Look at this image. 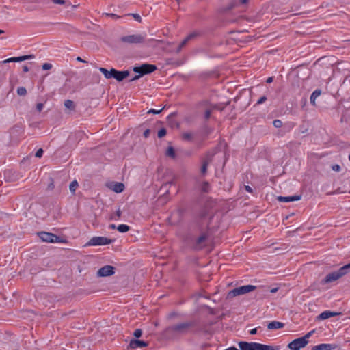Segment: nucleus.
I'll return each instance as SVG.
<instances>
[{
    "label": "nucleus",
    "instance_id": "1",
    "mask_svg": "<svg viewBox=\"0 0 350 350\" xmlns=\"http://www.w3.org/2000/svg\"><path fill=\"white\" fill-rule=\"evenodd\" d=\"M239 346L241 350H279L280 346L267 345L258 342H240Z\"/></svg>",
    "mask_w": 350,
    "mask_h": 350
},
{
    "label": "nucleus",
    "instance_id": "2",
    "mask_svg": "<svg viewBox=\"0 0 350 350\" xmlns=\"http://www.w3.org/2000/svg\"><path fill=\"white\" fill-rule=\"evenodd\" d=\"M314 331H311L306 334L304 336L295 339L288 345L290 350H300L304 348L308 343V338L312 336Z\"/></svg>",
    "mask_w": 350,
    "mask_h": 350
},
{
    "label": "nucleus",
    "instance_id": "3",
    "mask_svg": "<svg viewBox=\"0 0 350 350\" xmlns=\"http://www.w3.org/2000/svg\"><path fill=\"white\" fill-rule=\"evenodd\" d=\"M156 68H157L156 66L154 65H152V64H143L141 66L135 67L133 68L134 72L136 73H139V75L135 76L131 79V81L136 80V79H139L141 76H142L145 74L151 73L153 71H154L156 70Z\"/></svg>",
    "mask_w": 350,
    "mask_h": 350
},
{
    "label": "nucleus",
    "instance_id": "4",
    "mask_svg": "<svg viewBox=\"0 0 350 350\" xmlns=\"http://www.w3.org/2000/svg\"><path fill=\"white\" fill-rule=\"evenodd\" d=\"M349 268L350 263L342 267L338 271L328 274L325 279V282H331L337 280L342 275H345Z\"/></svg>",
    "mask_w": 350,
    "mask_h": 350
},
{
    "label": "nucleus",
    "instance_id": "5",
    "mask_svg": "<svg viewBox=\"0 0 350 350\" xmlns=\"http://www.w3.org/2000/svg\"><path fill=\"white\" fill-rule=\"evenodd\" d=\"M113 242L112 240L105 237H94L87 243V245H105Z\"/></svg>",
    "mask_w": 350,
    "mask_h": 350
},
{
    "label": "nucleus",
    "instance_id": "6",
    "mask_svg": "<svg viewBox=\"0 0 350 350\" xmlns=\"http://www.w3.org/2000/svg\"><path fill=\"white\" fill-rule=\"evenodd\" d=\"M39 237L44 242L48 243H61L60 238L55 234L50 232H41L38 233Z\"/></svg>",
    "mask_w": 350,
    "mask_h": 350
},
{
    "label": "nucleus",
    "instance_id": "7",
    "mask_svg": "<svg viewBox=\"0 0 350 350\" xmlns=\"http://www.w3.org/2000/svg\"><path fill=\"white\" fill-rule=\"evenodd\" d=\"M145 39V36L143 35L135 34V35H129L124 36L121 38V40L124 42L129 43V44H138L144 42Z\"/></svg>",
    "mask_w": 350,
    "mask_h": 350
},
{
    "label": "nucleus",
    "instance_id": "8",
    "mask_svg": "<svg viewBox=\"0 0 350 350\" xmlns=\"http://www.w3.org/2000/svg\"><path fill=\"white\" fill-rule=\"evenodd\" d=\"M255 289L256 286L253 285L242 286L241 287L234 288V290L231 291L229 294L232 296H237L253 291Z\"/></svg>",
    "mask_w": 350,
    "mask_h": 350
},
{
    "label": "nucleus",
    "instance_id": "9",
    "mask_svg": "<svg viewBox=\"0 0 350 350\" xmlns=\"http://www.w3.org/2000/svg\"><path fill=\"white\" fill-rule=\"evenodd\" d=\"M114 273V267L111 265H106L98 271V275L100 277L109 276Z\"/></svg>",
    "mask_w": 350,
    "mask_h": 350
},
{
    "label": "nucleus",
    "instance_id": "10",
    "mask_svg": "<svg viewBox=\"0 0 350 350\" xmlns=\"http://www.w3.org/2000/svg\"><path fill=\"white\" fill-rule=\"evenodd\" d=\"M33 57H34V56L33 55H23V56H20V57H10V58L6 59L2 62H0V63L6 64V63H10V62H20L22 61L31 59Z\"/></svg>",
    "mask_w": 350,
    "mask_h": 350
},
{
    "label": "nucleus",
    "instance_id": "11",
    "mask_svg": "<svg viewBox=\"0 0 350 350\" xmlns=\"http://www.w3.org/2000/svg\"><path fill=\"white\" fill-rule=\"evenodd\" d=\"M107 187L116 193H121L124 189V185L122 183L111 182L107 184Z\"/></svg>",
    "mask_w": 350,
    "mask_h": 350
},
{
    "label": "nucleus",
    "instance_id": "12",
    "mask_svg": "<svg viewBox=\"0 0 350 350\" xmlns=\"http://www.w3.org/2000/svg\"><path fill=\"white\" fill-rule=\"evenodd\" d=\"M112 73H113V77L118 81H122L129 75V72L127 70L118 71L114 68H112Z\"/></svg>",
    "mask_w": 350,
    "mask_h": 350
},
{
    "label": "nucleus",
    "instance_id": "13",
    "mask_svg": "<svg viewBox=\"0 0 350 350\" xmlns=\"http://www.w3.org/2000/svg\"><path fill=\"white\" fill-rule=\"evenodd\" d=\"M301 197L299 196H278V200L281 202H290L293 201L299 200Z\"/></svg>",
    "mask_w": 350,
    "mask_h": 350
},
{
    "label": "nucleus",
    "instance_id": "14",
    "mask_svg": "<svg viewBox=\"0 0 350 350\" xmlns=\"http://www.w3.org/2000/svg\"><path fill=\"white\" fill-rule=\"evenodd\" d=\"M339 314H340V313H338V312H331L329 310H326V311H324L322 313H321L319 314V316L318 317V319H321V320H324V319H327L328 318L335 317V316H337Z\"/></svg>",
    "mask_w": 350,
    "mask_h": 350
},
{
    "label": "nucleus",
    "instance_id": "15",
    "mask_svg": "<svg viewBox=\"0 0 350 350\" xmlns=\"http://www.w3.org/2000/svg\"><path fill=\"white\" fill-rule=\"evenodd\" d=\"M334 349V347L331 344H319L314 346L312 348V350H332Z\"/></svg>",
    "mask_w": 350,
    "mask_h": 350
},
{
    "label": "nucleus",
    "instance_id": "16",
    "mask_svg": "<svg viewBox=\"0 0 350 350\" xmlns=\"http://www.w3.org/2000/svg\"><path fill=\"white\" fill-rule=\"evenodd\" d=\"M268 329H278L284 327V323L278 321H272L268 324Z\"/></svg>",
    "mask_w": 350,
    "mask_h": 350
},
{
    "label": "nucleus",
    "instance_id": "17",
    "mask_svg": "<svg viewBox=\"0 0 350 350\" xmlns=\"http://www.w3.org/2000/svg\"><path fill=\"white\" fill-rule=\"evenodd\" d=\"M130 345L132 348L135 349L137 347H146L147 345L144 341L134 340L131 342Z\"/></svg>",
    "mask_w": 350,
    "mask_h": 350
},
{
    "label": "nucleus",
    "instance_id": "18",
    "mask_svg": "<svg viewBox=\"0 0 350 350\" xmlns=\"http://www.w3.org/2000/svg\"><path fill=\"white\" fill-rule=\"evenodd\" d=\"M321 92L319 90H316L312 92V94L310 96V103L312 105H316V99L321 95Z\"/></svg>",
    "mask_w": 350,
    "mask_h": 350
},
{
    "label": "nucleus",
    "instance_id": "19",
    "mask_svg": "<svg viewBox=\"0 0 350 350\" xmlns=\"http://www.w3.org/2000/svg\"><path fill=\"white\" fill-rule=\"evenodd\" d=\"M99 70L105 75L107 79L113 77V73H112V68L109 71L105 68H100Z\"/></svg>",
    "mask_w": 350,
    "mask_h": 350
},
{
    "label": "nucleus",
    "instance_id": "20",
    "mask_svg": "<svg viewBox=\"0 0 350 350\" xmlns=\"http://www.w3.org/2000/svg\"><path fill=\"white\" fill-rule=\"evenodd\" d=\"M117 230L120 232H126L130 230V227L126 224H120L117 227Z\"/></svg>",
    "mask_w": 350,
    "mask_h": 350
},
{
    "label": "nucleus",
    "instance_id": "21",
    "mask_svg": "<svg viewBox=\"0 0 350 350\" xmlns=\"http://www.w3.org/2000/svg\"><path fill=\"white\" fill-rule=\"evenodd\" d=\"M64 106L69 109H74V108H75V104H74L73 101H72L70 100H66L64 102Z\"/></svg>",
    "mask_w": 350,
    "mask_h": 350
},
{
    "label": "nucleus",
    "instance_id": "22",
    "mask_svg": "<svg viewBox=\"0 0 350 350\" xmlns=\"http://www.w3.org/2000/svg\"><path fill=\"white\" fill-rule=\"evenodd\" d=\"M78 187V183L75 180L72 181L70 185V190L71 192L75 193Z\"/></svg>",
    "mask_w": 350,
    "mask_h": 350
},
{
    "label": "nucleus",
    "instance_id": "23",
    "mask_svg": "<svg viewBox=\"0 0 350 350\" xmlns=\"http://www.w3.org/2000/svg\"><path fill=\"white\" fill-rule=\"evenodd\" d=\"M17 94L19 95V96H25L27 94V90L25 88L23 87H19L18 89H17Z\"/></svg>",
    "mask_w": 350,
    "mask_h": 350
},
{
    "label": "nucleus",
    "instance_id": "24",
    "mask_svg": "<svg viewBox=\"0 0 350 350\" xmlns=\"http://www.w3.org/2000/svg\"><path fill=\"white\" fill-rule=\"evenodd\" d=\"M273 123L276 128H280L282 126V122L280 120H275Z\"/></svg>",
    "mask_w": 350,
    "mask_h": 350
},
{
    "label": "nucleus",
    "instance_id": "25",
    "mask_svg": "<svg viewBox=\"0 0 350 350\" xmlns=\"http://www.w3.org/2000/svg\"><path fill=\"white\" fill-rule=\"evenodd\" d=\"M165 135H166V131L165 129H162L159 130L158 132V137L159 138L164 137Z\"/></svg>",
    "mask_w": 350,
    "mask_h": 350
},
{
    "label": "nucleus",
    "instance_id": "26",
    "mask_svg": "<svg viewBox=\"0 0 350 350\" xmlns=\"http://www.w3.org/2000/svg\"><path fill=\"white\" fill-rule=\"evenodd\" d=\"M167 154L170 157H174V150L173 149V148L172 147H170L167 150Z\"/></svg>",
    "mask_w": 350,
    "mask_h": 350
},
{
    "label": "nucleus",
    "instance_id": "27",
    "mask_svg": "<svg viewBox=\"0 0 350 350\" xmlns=\"http://www.w3.org/2000/svg\"><path fill=\"white\" fill-rule=\"evenodd\" d=\"M52 64H49V63H44L43 65H42V69L43 70H50L51 68H52Z\"/></svg>",
    "mask_w": 350,
    "mask_h": 350
},
{
    "label": "nucleus",
    "instance_id": "28",
    "mask_svg": "<svg viewBox=\"0 0 350 350\" xmlns=\"http://www.w3.org/2000/svg\"><path fill=\"white\" fill-rule=\"evenodd\" d=\"M207 165H208L207 163H203L202 167L201 168V172L202 174H205L206 172Z\"/></svg>",
    "mask_w": 350,
    "mask_h": 350
},
{
    "label": "nucleus",
    "instance_id": "29",
    "mask_svg": "<svg viewBox=\"0 0 350 350\" xmlns=\"http://www.w3.org/2000/svg\"><path fill=\"white\" fill-rule=\"evenodd\" d=\"M43 154V150L42 148H40L36 153V157H38V158H40L42 157Z\"/></svg>",
    "mask_w": 350,
    "mask_h": 350
},
{
    "label": "nucleus",
    "instance_id": "30",
    "mask_svg": "<svg viewBox=\"0 0 350 350\" xmlns=\"http://www.w3.org/2000/svg\"><path fill=\"white\" fill-rule=\"evenodd\" d=\"M44 108V105L42 103H38L36 105L37 110L40 112Z\"/></svg>",
    "mask_w": 350,
    "mask_h": 350
},
{
    "label": "nucleus",
    "instance_id": "31",
    "mask_svg": "<svg viewBox=\"0 0 350 350\" xmlns=\"http://www.w3.org/2000/svg\"><path fill=\"white\" fill-rule=\"evenodd\" d=\"M134 336L139 338L142 336V331L140 329H136L134 332Z\"/></svg>",
    "mask_w": 350,
    "mask_h": 350
},
{
    "label": "nucleus",
    "instance_id": "32",
    "mask_svg": "<svg viewBox=\"0 0 350 350\" xmlns=\"http://www.w3.org/2000/svg\"><path fill=\"white\" fill-rule=\"evenodd\" d=\"M332 169L334 171L339 172V171H340V165H332Z\"/></svg>",
    "mask_w": 350,
    "mask_h": 350
},
{
    "label": "nucleus",
    "instance_id": "33",
    "mask_svg": "<svg viewBox=\"0 0 350 350\" xmlns=\"http://www.w3.org/2000/svg\"><path fill=\"white\" fill-rule=\"evenodd\" d=\"M52 2L55 4H64L65 3L64 0H52Z\"/></svg>",
    "mask_w": 350,
    "mask_h": 350
},
{
    "label": "nucleus",
    "instance_id": "34",
    "mask_svg": "<svg viewBox=\"0 0 350 350\" xmlns=\"http://www.w3.org/2000/svg\"><path fill=\"white\" fill-rule=\"evenodd\" d=\"M150 130H149V129H146V130H145V131H144V134H143V135H144V137H145V138L148 137H149V135H150Z\"/></svg>",
    "mask_w": 350,
    "mask_h": 350
},
{
    "label": "nucleus",
    "instance_id": "35",
    "mask_svg": "<svg viewBox=\"0 0 350 350\" xmlns=\"http://www.w3.org/2000/svg\"><path fill=\"white\" fill-rule=\"evenodd\" d=\"M267 100L265 96L261 97L257 102L258 104H262Z\"/></svg>",
    "mask_w": 350,
    "mask_h": 350
},
{
    "label": "nucleus",
    "instance_id": "36",
    "mask_svg": "<svg viewBox=\"0 0 350 350\" xmlns=\"http://www.w3.org/2000/svg\"><path fill=\"white\" fill-rule=\"evenodd\" d=\"M133 17L136 21L141 22L142 18L139 14H133Z\"/></svg>",
    "mask_w": 350,
    "mask_h": 350
},
{
    "label": "nucleus",
    "instance_id": "37",
    "mask_svg": "<svg viewBox=\"0 0 350 350\" xmlns=\"http://www.w3.org/2000/svg\"><path fill=\"white\" fill-rule=\"evenodd\" d=\"M160 111H161V110H158V111H157V110H155V109H150V110L148 111V113H159Z\"/></svg>",
    "mask_w": 350,
    "mask_h": 350
},
{
    "label": "nucleus",
    "instance_id": "38",
    "mask_svg": "<svg viewBox=\"0 0 350 350\" xmlns=\"http://www.w3.org/2000/svg\"><path fill=\"white\" fill-rule=\"evenodd\" d=\"M191 36H188L186 39H185V40L183 41V42H182V44H181L182 46H184V45L186 44V42L188 41V40H189V39H190V38H191Z\"/></svg>",
    "mask_w": 350,
    "mask_h": 350
},
{
    "label": "nucleus",
    "instance_id": "39",
    "mask_svg": "<svg viewBox=\"0 0 350 350\" xmlns=\"http://www.w3.org/2000/svg\"><path fill=\"white\" fill-rule=\"evenodd\" d=\"M256 332H257V328H254L250 331V334L253 335V334H256Z\"/></svg>",
    "mask_w": 350,
    "mask_h": 350
},
{
    "label": "nucleus",
    "instance_id": "40",
    "mask_svg": "<svg viewBox=\"0 0 350 350\" xmlns=\"http://www.w3.org/2000/svg\"><path fill=\"white\" fill-rule=\"evenodd\" d=\"M245 190H246L247 191H248V192H250V193H252V188H251L250 186H247H247H245Z\"/></svg>",
    "mask_w": 350,
    "mask_h": 350
},
{
    "label": "nucleus",
    "instance_id": "41",
    "mask_svg": "<svg viewBox=\"0 0 350 350\" xmlns=\"http://www.w3.org/2000/svg\"><path fill=\"white\" fill-rule=\"evenodd\" d=\"M278 288H274L271 289L270 291L272 293H276L278 291Z\"/></svg>",
    "mask_w": 350,
    "mask_h": 350
},
{
    "label": "nucleus",
    "instance_id": "42",
    "mask_svg": "<svg viewBox=\"0 0 350 350\" xmlns=\"http://www.w3.org/2000/svg\"><path fill=\"white\" fill-rule=\"evenodd\" d=\"M23 71L25 72L29 71V68H28V67L27 66H24L23 67Z\"/></svg>",
    "mask_w": 350,
    "mask_h": 350
},
{
    "label": "nucleus",
    "instance_id": "43",
    "mask_svg": "<svg viewBox=\"0 0 350 350\" xmlns=\"http://www.w3.org/2000/svg\"><path fill=\"white\" fill-rule=\"evenodd\" d=\"M109 228L110 229H115L116 227V225H115V224H110V225L109 226Z\"/></svg>",
    "mask_w": 350,
    "mask_h": 350
},
{
    "label": "nucleus",
    "instance_id": "44",
    "mask_svg": "<svg viewBox=\"0 0 350 350\" xmlns=\"http://www.w3.org/2000/svg\"><path fill=\"white\" fill-rule=\"evenodd\" d=\"M273 81V78L272 77H269L267 80V83H271Z\"/></svg>",
    "mask_w": 350,
    "mask_h": 350
},
{
    "label": "nucleus",
    "instance_id": "45",
    "mask_svg": "<svg viewBox=\"0 0 350 350\" xmlns=\"http://www.w3.org/2000/svg\"><path fill=\"white\" fill-rule=\"evenodd\" d=\"M248 0H240V3L242 4L246 3Z\"/></svg>",
    "mask_w": 350,
    "mask_h": 350
},
{
    "label": "nucleus",
    "instance_id": "46",
    "mask_svg": "<svg viewBox=\"0 0 350 350\" xmlns=\"http://www.w3.org/2000/svg\"><path fill=\"white\" fill-rule=\"evenodd\" d=\"M77 60L79 61V62H85L80 57H77Z\"/></svg>",
    "mask_w": 350,
    "mask_h": 350
},
{
    "label": "nucleus",
    "instance_id": "47",
    "mask_svg": "<svg viewBox=\"0 0 350 350\" xmlns=\"http://www.w3.org/2000/svg\"><path fill=\"white\" fill-rule=\"evenodd\" d=\"M209 114H210L209 111H207L206 114V118H208L209 116Z\"/></svg>",
    "mask_w": 350,
    "mask_h": 350
},
{
    "label": "nucleus",
    "instance_id": "48",
    "mask_svg": "<svg viewBox=\"0 0 350 350\" xmlns=\"http://www.w3.org/2000/svg\"><path fill=\"white\" fill-rule=\"evenodd\" d=\"M3 33V30H0V34H2Z\"/></svg>",
    "mask_w": 350,
    "mask_h": 350
},
{
    "label": "nucleus",
    "instance_id": "49",
    "mask_svg": "<svg viewBox=\"0 0 350 350\" xmlns=\"http://www.w3.org/2000/svg\"><path fill=\"white\" fill-rule=\"evenodd\" d=\"M204 191H207V189L206 188H204Z\"/></svg>",
    "mask_w": 350,
    "mask_h": 350
},
{
    "label": "nucleus",
    "instance_id": "50",
    "mask_svg": "<svg viewBox=\"0 0 350 350\" xmlns=\"http://www.w3.org/2000/svg\"><path fill=\"white\" fill-rule=\"evenodd\" d=\"M349 159L350 160V155L349 156Z\"/></svg>",
    "mask_w": 350,
    "mask_h": 350
}]
</instances>
